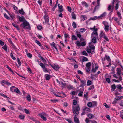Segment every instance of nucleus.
<instances>
[{
	"label": "nucleus",
	"instance_id": "obj_60",
	"mask_svg": "<svg viewBox=\"0 0 123 123\" xmlns=\"http://www.w3.org/2000/svg\"><path fill=\"white\" fill-rule=\"evenodd\" d=\"M104 105L106 108H109V107L108 105L106 103H104Z\"/></svg>",
	"mask_w": 123,
	"mask_h": 123
},
{
	"label": "nucleus",
	"instance_id": "obj_6",
	"mask_svg": "<svg viewBox=\"0 0 123 123\" xmlns=\"http://www.w3.org/2000/svg\"><path fill=\"white\" fill-rule=\"evenodd\" d=\"M75 43L77 46H84L86 45L85 42L84 41L80 42L79 40L77 41Z\"/></svg>",
	"mask_w": 123,
	"mask_h": 123
},
{
	"label": "nucleus",
	"instance_id": "obj_24",
	"mask_svg": "<svg viewBox=\"0 0 123 123\" xmlns=\"http://www.w3.org/2000/svg\"><path fill=\"white\" fill-rule=\"evenodd\" d=\"M45 77L46 80H49L50 77V75L47 74H45Z\"/></svg>",
	"mask_w": 123,
	"mask_h": 123
},
{
	"label": "nucleus",
	"instance_id": "obj_13",
	"mask_svg": "<svg viewBox=\"0 0 123 123\" xmlns=\"http://www.w3.org/2000/svg\"><path fill=\"white\" fill-rule=\"evenodd\" d=\"M116 87L118 89V90L117 89V92H121V90L122 88V87L121 85L120 84L118 85Z\"/></svg>",
	"mask_w": 123,
	"mask_h": 123
},
{
	"label": "nucleus",
	"instance_id": "obj_1",
	"mask_svg": "<svg viewBox=\"0 0 123 123\" xmlns=\"http://www.w3.org/2000/svg\"><path fill=\"white\" fill-rule=\"evenodd\" d=\"M103 24L104 25V29L106 32L108 31L109 29L110 30V31L111 33L113 29L111 27V26L109 25L108 23L105 21H103Z\"/></svg>",
	"mask_w": 123,
	"mask_h": 123
},
{
	"label": "nucleus",
	"instance_id": "obj_34",
	"mask_svg": "<svg viewBox=\"0 0 123 123\" xmlns=\"http://www.w3.org/2000/svg\"><path fill=\"white\" fill-rule=\"evenodd\" d=\"M105 58L109 62H111V60L109 56L105 55Z\"/></svg>",
	"mask_w": 123,
	"mask_h": 123
},
{
	"label": "nucleus",
	"instance_id": "obj_27",
	"mask_svg": "<svg viewBox=\"0 0 123 123\" xmlns=\"http://www.w3.org/2000/svg\"><path fill=\"white\" fill-rule=\"evenodd\" d=\"M121 71L120 68H117V74L118 75H120L121 74Z\"/></svg>",
	"mask_w": 123,
	"mask_h": 123
},
{
	"label": "nucleus",
	"instance_id": "obj_55",
	"mask_svg": "<svg viewBox=\"0 0 123 123\" xmlns=\"http://www.w3.org/2000/svg\"><path fill=\"white\" fill-rule=\"evenodd\" d=\"M17 60L18 63L19 64V66H20L21 64V62L19 59L18 58H17Z\"/></svg>",
	"mask_w": 123,
	"mask_h": 123
},
{
	"label": "nucleus",
	"instance_id": "obj_29",
	"mask_svg": "<svg viewBox=\"0 0 123 123\" xmlns=\"http://www.w3.org/2000/svg\"><path fill=\"white\" fill-rule=\"evenodd\" d=\"M19 12L22 15H24L25 13L22 8L21 9V10H19Z\"/></svg>",
	"mask_w": 123,
	"mask_h": 123
},
{
	"label": "nucleus",
	"instance_id": "obj_23",
	"mask_svg": "<svg viewBox=\"0 0 123 123\" xmlns=\"http://www.w3.org/2000/svg\"><path fill=\"white\" fill-rule=\"evenodd\" d=\"M97 18H98V17H97V16H94L90 17V20H95Z\"/></svg>",
	"mask_w": 123,
	"mask_h": 123
},
{
	"label": "nucleus",
	"instance_id": "obj_36",
	"mask_svg": "<svg viewBox=\"0 0 123 123\" xmlns=\"http://www.w3.org/2000/svg\"><path fill=\"white\" fill-rule=\"evenodd\" d=\"M102 38H104V41L105 42L108 41H109V39H108L107 37L105 35Z\"/></svg>",
	"mask_w": 123,
	"mask_h": 123
},
{
	"label": "nucleus",
	"instance_id": "obj_33",
	"mask_svg": "<svg viewBox=\"0 0 123 123\" xmlns=\"http://www.w3.org/2000/svg\"><path fill=\"white\" fill-rule=\"evenodd\" d=\"M71 15L73 19H76V15L74 13L72 12V13Z\"/></svg>",
	"mask_w": 123,
	"mask_h": 123
},
{
	"label": "nucleus",
	"instance_id": "obj_63",
	"mask_svg": "<svg viewBox=\"0 0 123 123\" xmlns=\"http://www.w3.org/2000/svg\"><path fill=\"white\" fill-rule=\"evenodd\" d=\"M66 120L69 123H73L71 120L69 119H66Z\"/></svg>",
	"mask_w": 123,
	"mask_h": 123
},
{
	"label": "nucleus",
	"instance_id": "obj_61",
	"mask_svg": "<svg viewBox=\"0 0 123 123\" xmlns=\"http://www.w3.org/2000/svg\"><path fill=\"white\" fill-rule=\"evenodd\" d=\"M4 17L7 19H9V18L7 15L6 13L4 14Z\"/></svg>",
	"mask_w": 123,
	"mask_h": 123
},
{
	"label": "nucleus",
	"instance_id": "obj_26",
	"mask_svg": "<svg viewBox=\"0 0 123 123\" xmlns=\"http://www.w3.org/2000/svg\"><path fill=\"white\" fill-rule=\"evenodd\" d=\"M15 87L14 86H12L10 88V90L12 92H14V90Z\"/></svg>",
	"mask_w": 123,
	"mask_h": 123
},
{
	"label": "nucleus",
	"instance_id": "obj_20",
	"mask_svg": "<svg viewBox=\"0 0 123 123\" xmlns=\"http://www.w3.org/2000/svg\"><path fill=\"white\" fill-rule=\"evenodd\" d=\"M83 111L84 112H90V109L87 107H85L83 109Z\"/></svg>",
	"mask_w": 123,
	"mask_h": 123
},
{
	"label": "nucleus",
	"instance_id": "obj_50",
	"mask_svg": "<svg viewBox=\"0 0 123 123\" xmlns=\"http://www.w3.org/2000/svg\"><path fill=\"white\" fill-rule=\"evenodd\" d=\"M3 83H4L5 84H6V85H11V83H10L6 81L3 80Z\"/></svg>",
	"mask_w": 123,
	"mask_h": 123
},
{
	"label": "nucleus",
	"instance_id": "obj_19",
	"mask_svg": "<svg viewBox=\"0 0 123 123\" xmlns=\"http://www.w3.org/2000/svg\"><path fill=\"white\" fill-rule=\"evenodd\" d=\"M50 65L52 68L55 70H58L59 69V67L55 65H53L51 64Z\"/></svg>",
	"mask_w": 123,
	"mask_h": 123
},
{
	"label": "nucleus",
	"instance_id": "obj_52",
	"mask_svg": "<svg viewBox=\"0 0 123 123\" xmlns=\"http://www.w3.org/2000/svg\"><path fill=\"white\" fill-rule=\"evenodd\" d=\"M26 98L27 99V100L28 101H30L31 100V96L29 95H27V96Z\"/></svg>",
	"mask_w": 123,
	"mask_h": 123
},
{
	"label": "nucleus",
	"instance_id": "obj_16",
	"mask_svg": "<svg viewBox=\"0 0 123 123\" xmlns=\"http://www.w3.org/2000/svg\"><path fill=\"white\" fill-rule=\"evenodd\" d=\"M100 37L101 38H102L105 35V33L104 31H100Z\"/></svg>",
	"mask_w": 123,
	"mask_h": 123
},
{
	"label": "nucleus",
	"instance_id": "obj_10",
	"mask_svg": "<svg viewBox=\"0 0 123 123\" xmlns=\"http://www.w3.org/2000/svg\"><path fill=\"white\" fill-rule=\"evenodd\" d=\"M39 115L44 120H46V118L45 117V116L46 117L47 116V115L46 113H40L39 114Z\"/></svg>",
	"mask_w": 123,
	"mask_h": 123
},
{
	"label": "nucleus",
	"instance_id": "obj_45",
	"mask_svg": "<svg viewBox=\"0 0 123 123\" xmlns=\"http://www.w3.org/2000/svg\"><path fill=\"white\" fill-rule=\"evenodd\" d=\"M82 3L83 5L86 7H88V5L85 2H82Z\"/></svg>",
	"mask_w": 123,
	"mask_h": 123
},
{
	"label": "nucleus",
	"instance_id": "obj_44",
	"mask_svg": "<svg viewBox=\"0 0 123 123\" xmlns=\"http://www.w3.org/2000/svg\"><path fill=\"white\" fill-rule=\"evenodd\" d=\"M86 30V29L84 28H80V31L81 33H83Z\"/></svg>",
	"mask_w": 123,
	"mask_h": 123
},
{
	"label": "nucleus",
	"instance_id": "obj_57",
	"mask_svg": "<svg viewBox=\"0 0 123 123\" xmlns=\"http://www.w3.org/2000/svg\"><path fill=\"white\" fill-rule=\"evenodd\" d=\"M83 93V91L80 92L78 94V96H82Z\"/></svg>",
	"mask_w": 123,
	"mask_h": 123
},
{
	"label": "nucleus",
	"instance_id": "obj_4",
	"mask_svg": "<svg viewBox=\"0 0 123 123\" xmlns=\"http://www.w3.org/2000/svg\"><path fill=\"white\" fill-rule=\"evenodd\" d=\"M113 77L115 78L118 79V80H117L115 79H113V81L114 82H119L120 81H121L122 80V78L121 76L120 75H117L114 74L113 75Z\"/></svg>",
	"mask_w": 123,
	"mask_h": 123
},
{
	"label": "nucleus",
	"instance_id": "obj_25",
	"mask_svg": "<svg viewBox=\"0 0 123 123\" xmlns=\"http://www.w3.org/2000/svg\"><path fill=\"white\" fill-rule=\"evenodd\" d=\"M92 107H94L97 105V102L96 101H92Z\"/></svg>",
	"mask_w": 123,
	"mask_h": 123
},
{
	"label": "nucleus",
	"instance_id": "obj_28",
	"mask_svg": "<svg viewBox=\"0 0 123 123\" xmlns=\"http://www.w3.org/2000/svg\"><path fill=\"white\" fill-rule=\"evenodd\" d=\"M14 92L17 93L19 94L20 93V90L17 88L15 87Z\"/></svg>",
	"mask_w": 123,
	"mask_h": 123
},
{
	"label": "nucleus",
	"instance_id": "obj_47",
	"mask_svg": "<svg viewBox=\"0 0 123 123\" xmlns=\"http://www.w3.org/2000/svg\"><path fill=\"white\" fill-rule=\"evenodd\" d=\"M10 55L11 57L14 60H15L16 59V58L14 57L13 55L12 52L11 51V53L10 54Z\"/></svg>",
	"mask_w": 123,
	"mask_h": 123
},
{
	"label": "nucleus",
	"instance_id": "obj_56",
	"mask_svg": "<svg viewBox=\"0 0 123 123\" xmlns=\"http://www.w3.org/2000/svg\"><path fill=\"white\" fill-rule=\"evenodd\" d=\"M88 92H87L86 93L84 94V97L86 99H87L88 98Z\"/></svg>",
	"mask_w": 123,
	"mask_h": 123
},
{
	"label": "nucleus",
	"instance_id": "obj_37",
	"mask_svg": "<svg viewBox=\"0 0 123 123\" xmlns=\"http://www.w3.org/2000/svg\"><path fill=\"white\" fill-rule=\"evenodd\" d=\"M72 25L73 27L74 28H75L77 27V25L76 23L75 22H74L72 24Z\"/></svg>",
	"mask_w": 123,
	"mask_h": 123
},
{
	"label": "nucleus",
	"instance_id": "obj_17",
	"mask_svg": "<svg viewBox=\"0 0 123 123\" xmlns=\"http://www.w3.org/2000/svg\"><path fill=\"white\" fill-rule=\"evenodd\" d=\"M18 17L19 19L20 22H23L24 21H25V20H26L23 16H22L21 17L19 16Z\"/></svg>",
	"mask_w": 123,
	"mask_h": 123
},
{
	"label": "nucleus",
	"instance_id": "obj_64",
	"mask_svg": "<svg viewBox=\"0 0 123 123\" xmlns=\"http://www.w3.org/2000/svg\"><path fill=\"white\" fill-rule=\"evenodd\" d=\"M119 105L123 107V100L121 101L119 103Z\"/></svg>",
	"mask_w": 123,
	"mask_h": 123
},
{
	"label": "nucleus",
	"instance_id": "obj_22",
	"mask_svg": "<svg viewBox=\"0 0 123 123\" xmlns=\"http://www.w3.org/2000/svg\"><path fill=\"white\" fill-rule=\"evenodd\" d=\"M76 34L79 38H80L81 37V35L79 31L76 32Z\"/></svg>",
	"mask_w": 123,
	"mask_h": 123
},
{
	"label": "nucleus",
	"instance_id": "obj_35",
	"mask_svg": "<svg viewBox=\"0 0 123 123\" xmlns=\"http://www.w3.org/2000/svg\"><path fill=\"white\" fill-rule=\"evenodd\" d=\"M111 90L112 91H113L116 88V86L114 84L111 86Z\"/></svg>",
	"mask_w": 123,
	"mask_h": 123
},
{
	"label": "nucleus",
	"instance_id": "obj_32",
	"mask_svg": "<svg viewBox=\"0 0 123 123\" xmlns=\"http://www.w3.org/2000/svg\"><path fill=\"white\" fill-rule=\"evenodd\" d=\"M97 4L98 5H97L96 6L95 8H94V10L93 11V13H94L95 12V11L96 9H98L99 8V6H100V3H99L98 4V3H97Z\"/></svg>",
	"mask_w": 123,
	"mask_h": 123
},
{
	"label": "nucleus",
	"instance_id": "obj_46",
	"mask_svg": "<svg viewBox=\"0 0 123 123\" xmlns=\"http://www.w3.org/2000/svg\"><path fill=\"white\" fill-rule=\"evenodd\" d=\"M67 88L69 89H71L73 88V86L71 85H69L66 86Z\"/></svg>",
	"mask_w": 123,
	"mask_h": 123
},
{
	"label": "nucleus",
	"instance_id": "obj_8",
	"mask_svg": "<svg viewBox=\"0 0 123 123\" xmlns=\"http://www.w3.org/2000/svg\"><path fill=\"white\" fill-rule=\"evenodd\" d=\"M80 81L81 83V84L80 85V87H84L86 84V80H81V79H80Z\"/></svg>",
	"mask_w": 123,
	"mask_h": 123
},
{
	"label": "nucleus",
	"instance_id": "obj_3",
	"mask_svg": "<svg viewBox=\"0 0 123 123\" xmlns=\"http://www.w3.org/2000/svg\"><path fill=\"white\" fill-rule=\"evenodd\" d=\"M21 26L23 27V28L25 29H30V25L29 23L26 20L23 22L20 25Z\"/></svg>",
	"mask_w": 123,
	"mask_h": 123
},
{
	"label": "nucleus",
	"instance_id": "obj_43",
	"mask_svg": "<svg viewBox=\"0 0 123 123\" xmlns=\"http://www.w3.org/2000/svg\"><path fill=\"white\" fill-rule=\"evenodd\" d=\"M19 118L21 119H24L25 118V116L23 115H19Z\"/></svg>",
	"mask_w": 123,
	"mask_h": 123
},
{
	"label": "nucleus",
	"instance_id": "obj_49",
	"mask_svg": "<svg viewBox=\"0 0 123 123\" xmlns=\"http://www.w3.org/2000/svg\"><path fill=\"white\" fill-rule=\"evenodd\" d=\"M81 17L83 18V20H86L87 19V17L85 15H81Z\"/></svg>",
	"mask_w": 123,
	"mask_h": 123
},
{
	"label": "nucleus",
	"instance_id": "obj_48",
	"mask_svg": "<svg viewBox=\"0 0 123 123\" xmlns=\"http://www.w3.org/2000/svg\"><path fill=\"white\" fill-rule=\"evenodd\" d=\"M61 86L63 87H65L67 86L65 83H64L63 82H62L61 84Z\"/></svg>",
	"mask_w": 123,
	"mask_h": 123
},
{
	"label": "nucleus",
	"instance_id": "obj_21",
	"mask_svg": "<svg viewBox=\"0 0 123 123\" xmlns=\"http://www.w3.org/2000/svg\"><path fill=\"white\" fill-rule=\"evenodd\" d=\"M87 116L89 119H92L94 117V115L91 114H87Z\"/></svg>",
	"mask_w": 123,
	"mask_h": 123
},
{
	"label": "nucleus",
	"instance_id": "obj_38",
	"mask_svg": "<svg viewBox=\"0 0 123 123\" xmlns=\"http://www.w3.org/2000/svg\"><path fill=\"white\" fill-rule=\"evenodd\" d=\"M91 66V63L90 62H89L87 63L86 65V66L87 68H90Z\"/></svg>",
	"mask_w": 123,
	"mask_h": 123
},
{
	"label": "nucleus",
	"instance_id": "obj_41",
	"mask_svg": "<svg viewBox=\"0 0 123 123\" xmlns=\"http://www.w3.org/2000/svg\"><path fill=\"white\" fill-rule=\"evenodd\" d=\"M87 106L89 107H92V102H89L87 103Z\"/></svg>",
	"mask_w": 123,
	"mask_h": 123
},
{
	"label": "nucleus",
	"instance_id": "obj_5",
	"mask_svg": "<svg viewBox=\"0 0 123 123\" xmlns=\"http://www.w3.org/2000/svg\"><path fill=\"white\" fill-rule=\"evenodd\" d=\"M80 109V108L78 106L76 107H73L72 111L76 115H77L78 114L79 111Z\"/></svg>",
	"mask_w": 123,
	"mask_h": 123
},
{
	"label": "nucleus",
	"instance_id": "obj_54",
	"mask_svg": "<svg viewBox=\"0 0 123 123\" xmlns=\"http://www.w3.org/2000/svg\"><path fill=\"white\" fill-rule=\"evenodd\" d=\"M36 43L39 46H41V44L40 43L39 41L37 40H35Z\"/></svg>",
	"mask_w": 123,
	"mask_h": 123
},
{
	"label": "nucleus",
	"instance_id": "obj_11",
	"mask_svg": "<svg viewBox=\"0 0 123 123\" xmlns=\"http://www.w3.org/2000/svg\"><path fill=\"white\" fill-rule=\"evenodd\" d=\"M40 65L41 67L43 69V71L45 72H48L47 69L45 67V65L42 63H40L39 64Z\"/></svg>",
	"mask_w": 123,
	"mask_h": 123
},
{
	"label": "nucleus",
	"instance_id": "obj_42",
	"mask_svg": "<svg viewBox=\"0 0 123 123\" xmlns=\"http://www.w3.org/2000/svg\"><path fill=\"white\" fill-rule=\"evenodd\" d=\"M72 38L73 40H76L77 39V38L76 36L74 35L72 36Z\"/></svg>",
	"mask_w": 123,
	"mask_h": 123
},
{
	"label": "nucleus",
	"instance_id": "obj_39",
	"mask_svg": "<svg viewBox=\"0 0 123 123\" xmlns=\"http://www.w3.org/2000/svg\"><path fill=\"white\" fill-rule=\"evenodd\" d=\"M88 59L86 57H83L82 58V62H84L85 61H88Z\"/></svg>",
	"mask_w": 123,
	"mask_h": 123
},
{
	"label": "nucleus",
	"instance_id": "obj_51",
	"mask_svg": "<svg viewBox=\"0 0 123 123\" xmlns=\"http://www.w3.org/2000/svg\"><path fill=\"white\" fill-rule=\"evenodd\" d=\"M2 48L5 51H6V52H7V47L6 45V44L5 45L3 46L2 47Z\"/></svg>",
	"mask_w": 123,
	"mask_h": 123
},
{
	"label": "nucleus",
	"instance_id": "obj_53",
	"mask_svg": "<svg viewBox=\"0 0 123 123\" xmlns=\"http://www.w3.org/2000/svg\"><path fill=\"white\" fill-rule=\"evenodd\" d=\"M51 45L54 47L56 50H57V49L55 46V44L54 43V42H53L51 44Z\"/></svg>",
	"mask_w": 123,
	"mask_h": 123
},
{
	"label": "nucleus",
	"instance_id": "obj_40",
	"mask_svg": "<svg viewBox=\"0 0 123 123\" xmlns=\"http://www.w3.org/2000/svg\"><path fill=\"white\" fill-rule=\"evenodd\" d=\"M123 98L122 96H116V98H115V99H116L117 100H118L119 99H122Z\"/></svg>",
	"mask_w": 123,
	"mask_h": 123
},
{
	"label": "nucleus",
	"instance_id": "obj_31",
	"mask_svg": "<svg viewBox=\"0 0 123 123\" xmlns=\"http://www.w3.org/2000/svg\"><path fill=\"white\" fill-rule=\"evenodd\" d=\"M90 29L92 31H94L97 30V32L98 31V29L97 28H96V26H94L93 28H90Z\"/></svg>",
	"mask_w": 123,
	"mask_h": 123
},
{
	"label": "nucleus",
	"instance_id": "obj_58",
	"mask_svg": "<svg viewBox=\"0 0 123 123\" xmlns=\"http://www.w3.org/2000/svg\"><path fill=\"white\" fill-rule=\"evenodd\" d=\"M94 85H92L90 86V87L88 88V90H90L92 89H93L94 88Z\"/></svg>",
	"mask_w": 123,
	"mask_h": 123
},
{
	"label": "nucleus",
	"instance_id": "obj_9",
	"mask_svg": "<svg viewBox=\"0 0 123 123\" xmlns=\"http://www.w3.org/2000/svg\"><path fill=\"white\" fill-rule=\"evenodd\" d=\"M119 1L118 0H113V2L112 4H114L115 3H116V6H115V8L116 10H117L118 8L119 5L118 3H119Z\"/></svg>",
	"mask_w": 123,
	"mask_h": 123
},
{
	"label": "nucleus",
	"instance_id": "obj_14",
	"mask_svg": "<svg viewBox=\"0 0 123 123\" xmlns=\"http://www.w3.org/2000/svg\"><path fill=\"white\" fill-rule=\"evenodd\" d=\"M106 13L105 12H104L102 14H101L100 16L98 17V18L99 19H102L104 18L106 16Z\"/></svg>",
	"mask_w": 123,
	"mask_h": 123
},
{
	"label": "nucleus",
	"instance_id": "obj_62",
	"mask_svg": "<svg viewBox=\"0 0 123 123\" xmlns=\"http://www.w3.org/2000/svg\"><path fill=\"white\" fill-rule=\"evenodd\" d=\"M90 123H97V122L94 120H89Z\"/></svg>",
	"mask_w": 123,
	"mask_h": 123
},
{
	"label": "nucleus",
	"instance_id": "obj_18",
	"mask_svg": "<svg viewBox=\"0 0 123 123\" xmlns=\"http://www.w3.org/2000/svg\"><path fill=\"white\" fill-rule=\"evenodd\" d=\"M74 121L75 123H79V122L78 119L76 115H74Z\"/></svg>",
	"mask_w": 123,
	"mask_h": 123
},
{
	"label": "nucleus",
	"instance_id": "obj_59",
	"mask_svg": "<svg viewBox=\"0 0 123 123\" xmlns=\"http://www.w3.org/2000/svg\"><path fill=\"white\" fill-rule=\"evenodd\" d=\"M106 81L109 83H110V80L109 78H107L106 79Z\"/></svg>",
	"mask_w": 123,
	"mask_h": 123
},
{
	"label": "nucleus",
	"instance_id": "obj_2",
	"mask_svg": "<svg viewBox=\"0 0 123 123\" xmlns=\"http://www.w3.org/2000/svg\"><path fill=\"white\" fill-rule=\"evenodd\" d=\"M92 42H91L89 43V46L91 49L94 50L95 49V47L94 44L95 45V43L96 42V40L98 38L95 37L91 38Z\"/></svg>",
	"mask_w": 123,
	"mask_h": 123
},
{
	"label": "nucleus",
	"instance_id": "obj_7",
	"mask_svg": "<svg viewBox=\"0 0 123 123\" xmlns=\"http://www.w3.org/2000/svg\"><path fill=\"white\" fill-rule=\"evenodd\" d=\"M95 37L96 38H98L97 31V30L93 31L91 34V38Z\"/></svg>",
	"mask_w": 123,
	"mask_h": 123
},
{
	"label": "nucleus",
	"instance_id": "obj_15",
	"mask_svg": "<svg viewBox=\"0 0 123 123\" xmlns=\"http://www.w3.org/2000/svg\"><path fill=\"white\" fill-rule=\"evenodd\" d=\"M44 18L45 22L48 23L49 22V17L47 15H46V14H45V15L44 16Z\"/></svg>",
	"mask_w": 123,
	"mask_h": 123
},
{
	"label": "nucleus",
	"instance_id": "obj_12",
	"mask_svg": "<svg viewBox=\"0 0 123 123\" xmlns=\"http://www.w3.org/2000/svg\"><path fill=\"white\" fill-rule=\"evenodd\" d=\"M8 40L9 42L11 44V46L15 50H17V48L15 46L14 44L12 41L11 40L10 38H8Z\"/></svg>",
	"mask_w": 123,
	"mask_h": 123
},
{
	"label": "nucleus",
	"instance_id": "obj_30",
	"mask_svg": "<svg viewBox=\"0 0 123 123\" xmlns=\"http://www.w3.org/2000/svg\"><path fill=\"white\" fill-rule=\"evenodd\" d=\"M12 24L13 26L16 28L19 31V28L18 25H17L16 24L14 23H12Z\"/></svg>",
	"mask_w": 123,
	"mask_h": 123
}]
</instances>
